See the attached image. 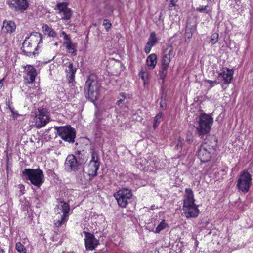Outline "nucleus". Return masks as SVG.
I'll list each match as a JSON object with an SVG mask.
<instances>
[{"mask_svg": "<svg viewBox=\"0 0 253 253\" xmlns=\"http://www.w3.org/2000/svg\"><path fill=\"white\" fill-rule=\"evenodd\" d=\"M19 188L20 189V192L22 195L24 194V192H23L24 189V187L23 185H19Z\"/></svg>", "mask_w": 253, "mask_h": 253, "instance_id": "49530a36", "label": "nucleus"}, {"mask_svg": "<svg viewBox=\"0 0 253 253\" xmlns=\"http://www.w3.org/2000/svg\"><path fill=\"white\" fill-rule=\"evenodd\" d=\"M99 166L100 164L98 163L89 162L88 165V175L92 177L96 176Z\"/></svg>", "mask_w": 253, "mask_h": 253, "instance_id": "b1692460", "label": "nucleus"}, {"mask_svg": "<svg viewBox=\"0 0 253 253\" xmlns=\"http://www.w3.org/2000/svg\"><path fill=\"white\" fill-rule=\"evenodd\" d=\"M193 33L191 29L186 30L185 33V40L187 41V40H190V38L192 37Z\"/></svg>", "mask_w": 253, "mask_h": 253, "instance_id": "e433bc0d", "label": "nucleus"}, {"mask_svg": "<svg viewBox=\"0 0 253 253\" xmlns=\"http://www.w3.org/2000/svg\"><path fill=\"white\" fill-rule=\"evenodd\" d=\"M76 68L73 67V64L69 62L67 68L66 69V76L69 83H72L74 81L75 74Z\"/></svg>", "mask_w": 253, "mask_h": 253, "instance_id": "412c9836", "label": "nucleus"}, {"mask_svg": "<svg viewBox=\"0 0 253 253\" xmlns=\"http://www.w3.org/2000/svg\"><path fill=\"white\" fill-rule=\"evenodd\" d=\"M173 49L170 48L168 53H165L162 57L161 66L169 67L170 57L173 54Z\"/></svg>", "mask_w": 253, "mask_h": 253, "instance_id": "5701e85b", "label": "nucleus"}, {"mask_svg": "<svg viewBox=\"0 0 253 253\" xmlns=\"http://www.w3.org/2000/svg\"><path fill=\"white\" fill-rule=\"evenodd\" d=\"M25 75L24 79L27 84L33 83L35 80L37 75L36 69L31 65H27L24 71Z\"/></svg>", "mask_w": 253, "mask_h": 253, "instance_id": "2eb2a0df", "label": "nucleus"}, {"mask_svg": "<svg viewBox=\"0 0 253 253\" xmlns=\"http://www.w3.org/2000/svg\"><path fill=\"white\" fill-rule=\"evenodd\" d=\"M10 8L16 12H22L27 9L29 4L27 0H8Z\"/></svg>", "mask_w": 253, "mask_h": 253, "instance_id": "f8f14e48", "label": "nucleus"}, {"mask_svg": "<svg viewBox=\"0 0 253 253\" xmlns=\"http://www.w3.org/2000/svg\"><path fill=\"white\" fill-rule=\"evenodd\" d=\"M214 152V150L208 148L206 144H202L198 150L197 155L202 162H206L211 159Z\"/></svg>", "mask_w": 253, "mask_h": 253, "instance_id": "9d476101", "label": "nucleus"}, {"mask_svg": "<svg viewBox=\"0 0 253 253\" xmlns=\"http://www.w3.org/2000/svg\"><path fill=\"white\" fill-rule=\"evenodd\" d=\"M74 253V252H71V253Z\"/></svg>", "mask_w": 253, "mask_h": 253, "instance_id": "09e8293b", "label": "nucleus"}, {"mask_svg": "<svg viewBox=\"0 0 253 253\" xmlns=\"http://www.w3.org/2000/svg\"><path fill=\"white\" fill-rule=\"evenodd\" d=\"M186 140L189 142V143H191L192 141H193V139H192V137L191 135H189V136H187V137H186Z\"/></svg>", "mask_w": 253, "mask_h": 253, "instance_id": "a18cd8bd", "label": "nucleus"}, {"mask_svg": "<svg viewBox=\"0 0 253 253\" xmlns=\"http://www.w3.org/2000/svg\"><path fill=\"white\" fill-rule=\"evenodd\" d=\"M26 38L31 42L32 45H34L36 48L38 47V45L42 43V35L38 32L31 33L30 35Z\"/></svg>", "mask_w": 253, "mask_h": 253, "instance_id": "6ab92c4d", "label": "nucleus"}, {"mask_svg": "<svg viewBox=\"0 0 253 253\" xmlns=\"http://www.w3.org/2000/svg\"><path fill=\"white\" fill-rule=\"evenodd\" d=\"M101 119V116L99 114L95 113V117L94 119V121L97 126L99 125Z\"/></svg>", "mask_w": 253, "mask_h": 253, "instance_id": "4c0bfd02", "label": "nucleus"}, {"mask_svg": "<svg viewBox=\"0 0 253 253\" xmlns=\"http://www.w3.org/2000/svg\"><path fill=\"white\" fill-rule=\"evenodd\" d=\"M59 136L66 142L73 143L75 142L76 131L70 126H58L55 128Z\"/></svg>", "mask_w": 253, "mask_h": 253, "instance_id": "0eeeda50", "label": "nucleus"}, {"mask_svg": "<svg viewBox=\"0 0 253 253\" xmlns=\"http://www.w3.org/2000/svg\"><path fill=\"white\" fill-rule=\"evenodd\" d=\"M139 76L143 81V84H145L148 78V73L146 69H142L139 72Z\"/></svg>", "mask_w": 253, "mask_h": 253, "instance_id": "2f4dec72", "label": "nucleus"}, {"mask_svg": "<svg viewBox=\"0 0 253 253\" xmlns=\"http://www.w3.org/2000/svg\"><path fill=\"white\" fill-rule=\"evenodd\" d=\"M91 159L90 162L98 163L100 164V161L98 157V153L96 151H92L91 152Z\"/></svg>", "mask_w": 253, "mask_h": 253, "instance_id": "c756f323", "label": "nucleus"}, {"mask_svg": "<svg viewBox=\"0 0 253 253\" xmlns=\"http://www.w3.org/2000/svg\"><path fill=\"white\" fill-rule=\"evenodd\" d=\"M62 34L64 36V39L66 41L65 42H68V41H71L70 39V38L68 37V35H67L65 32H63L62 33Z\"/></svg>", "mask_w": 253, "mask_h": 253, "instance_id": "79ce46f5", "label": "nucleus"}, {"mask_svg": "<svg viewBox=\"0 0 253 253\" xmlns=\"http://www.w3.org/2000/svg\"><path fill=\"white\" fill-rule=\"evenodd\" d=\"M103 25L105 27L106 31H108L110 29L112 24L109 20L106 19L103 20Z\"/></svg>", "mask_w": 253, "mask_h": 253, "instance_id": "c9c22d12", "label": "nucleus"}, {"mask_svg": "<svg viewBox=\"0 0 253 253\" xmlns=\"http://www.w3.org/2000/svg\"><path fill=\"white\" fill-rule=\"evenodd\" d=\"M205 82L209 83L210 84V88L214 86L215 84H219V82L216 81H211L208 79L205 80Z\"/></svg>", "mask_w": 253, "mask_h": 253, "instance_id": "58836bf2", "label": "nucleus"}, {"mask_svg": "<svg viewBox=\"0 0 253 253\" xmlns=\"http://www.w3.org/2000/svg\"><path fill=\"white\" fill-rule=\"evenodd\" d=\"M0 253H4V250L2 247L0 245Z\"/></svg>", "mask_w": 253, "mask_h": 253, "instance_id": "de8ad7c7", "label": "nucleus"}, {"mask_svg": "<svg viewBox=\"0 0 253 253\" xmlns=\"http://www.w3.org/2000/svg\"><path fill=\"white\" fill-rule=\"evenodd\" d=\"M208 8V6H202L201 7L197 8L196 10L200 12L205 11L206 13H209V11L207 10Z\"/></svg>", "mask_w": 253, "mask_h": 253, "instance_id": "ea45409f", "label": "nucleus"}, {"mask_svg": "<svg viewBox=\"0 0 253 253\" xmlns=\"http://www.w3.org/2000/svg\"><path fill=\"white\" fill-rule=\"evenodd\" d=\"M37 49V48H36V47L34 45H32V44L29 41V40L26 38L21 47V49L24 54L27 56L30 57L32 55L35 54L34 49Z\"/></svg>", "mask_w": 253, "mask_h": 253, "instance_id": "dca6fc26", "label": "nucleus"}, {"mask_svg": "<svg viewBox=\"0 0 253 253\" xmlns=\"http://www.w3.org/2000/svg\"><path fill=\"white\" fill-rule=\"evenodd\" d=\"M184 143V140L181 139V137H179L176 145L175 147V149L178 151H180L182 149V147Z\"/></svg>", "mask_w": 253, "mask_h": 253, "instance_id": "72a5a7b5", "label": "nucleus"}, {"mask_svg": "<svg viewBox=\"0 0 253 253\" xmlns=\"http://www.w3.org/2000/svg\"><path fill=\"white\" fill-rule=\"evenodd\" d=\"M233 76V70L226 68V70L218 73V76L222 78V80L225 84H228L231 83Z\"/></svg>", "mask_w": 253, "mask_h": 253, "instance_id": "aec40b11", "label": "nucleus"}, {"mask_svg": "<svg viewBox=\"0 0 253 253\" xmlns=\"http://www.w3.org/2000/svg\"><path fill=\"white\" fill-rule=\"evenodd\" d=\"M42 28L49 36L52 37H55L56 36L55 32L49 26L46 24H44L42 26Z\"/></svg>", "mask_w": 253, "mask_h": 253, "instance_id": "bb28decb", "label": "nucleus"}, {"mask_svg": "<svg viewBox=\"0 0 253 253\" xmlns=\"http://www.w3.org/2000/svg\"><path fill=\"white\" fill-rule=\"evenodd\" d=\"M213 123V118L209 114L202 113L197 118L196 129L197 134L201 139L209 133Z\"/></svg>", "mask_w": 253, "mask_h": 253, "instance_id": "f03ea898", "label": "nucleus"}, {"mask_svg": "<svg viewBox=\"0 0 253 253\" xmlns=\"http://www.w3.org/2000/svg\"><path fill=\"white\" fill-rule=\"evenodd\" d=\"M83 160L79 159L78 160L73 155H69L66 159L65 165V168L68 171H77L78 170L79 166L83 164Z\"/></svg>", "mask_w": 253, "mask_h": 253, "instance_id": "6e6552de", "label": "nucleus"}, {"mask_svg": "<svg viewBox=\"0 0 253 253\" xmlns=\"http://www.w3.org/2000/svg\"><path fill=\"white\" fill-rule=\"evenodd\" d=\"M64 44L65 45L69 53L73 55H76V43H73L71 41H68V42H65Z\"/></svg>", "mask_w": 253, "mask_h": 253, "instance_id": "393cba45", "label": "nucleus"}, {"mask_svg": "<svg viewBox=\"0 0 253 253\" xmlns=\"http://www.w3.org/2000/svg\"><path fill=\"white\" fill-rule=\"evenodd\" d=\"M57 208L61 210V212L63 213L61 217V219L57 220L55 222V225L57 227H60L62 224L65 223L68 219L69 211H70V207L67 203L64 201H61L60 204L57 206Z\"/></svg>", "mask_w": 253, "mask_h": 253, "instance_id": "1a4fd4ad", "label": "nucleus"}, {"mask_svg": "<svg viewBox=\"0 0 253 253\" xmlns=\"http://www.w3.org/2000/svg\"><path fill=\"white\" fill-rule=\"evenodd\" d=\"M119 206L126 208L132 197L131 190L128 188H122L114 194Z\"/></svg>", "mask_w": 253, "mask_h": 253, "instance_id": "39448f33", "label": "nucleus"}, {"mask_svg": "<svg viewBox=\"0 0 253 253\" xmlns=\"http://www.w3.org/2000/svg\"><path fill=\"white\" fill-rule=\"evenodd\" d=\"M167 1H169L170 4L169 6L170 7H174L176 5V4L174 2V0H166Z\"/></svg>", "mask_w": 253, "mask_h": 253, "instance_id": "37998d69", "label": "nucleus"}, {"mask_svg": "<svg viewBox=\"0 0 253 253\" xmlns=\"http://www.w3.org/2000/svg\"><path fill=\"white\" fill-rule=\"evenodd\" d=\"M185 192L182 208L183 213L187 218L197 217L199 210L195 203L193 192L191 188H186Z\"/></svg>", "mask_w": 253, "mask_h": 253, "instance_id": "f257e3e1", "label": "nucleus"}, {"mask_svg": "<svg viewBox=\"0 0 253 253\" xmlns=\"http://www.w3.org/2000/svg\"><path fill=\"white\" fill-rule=\"evenodd\" d=\"M37 127L41 128L46 125L49 121V117L46 109H39L36 114Z\"/></svg>", "mask_w": 253, "mask_h": 253, "instance_id": "9b49d317", "label": "nucleus"}, {"mask_svg": "<svg viewBox=\"0 0 253 253\" xmlns=\"http://www.w3.org/2000/svg\"><path fill=\"white\" fill-rule=\"evenodd\" d=\"M120 96L121 97V98L117 101L116 104L118 105H120L125 100L126 98L125 96V93L124 92H121L120 93Z\"/></svg>", "mask_w": 253, "mask_h": 253, "instance_id": "a19ab883", "label": "nucleus"}, {"mask_svg": "<svg viewBox=\"0 0 253 253\" xmlns=\"http://www.w3.org/2000/svg\"><path fill=\"white\" fill-rule=\"evenodd\" d=\"M252 176L247 170H244L239 176L237 182L238 189L243 192H248L252 185Z\"/></svg>", "mask_w": 253, "mask_h": 253, "instance_id": "423d86ee", "label": "nucleus"}, {"mask_svg": "<svg viewBox=\"0 0 253 253\" xmlns=\"http://www.w3.org/2000/svg\"><path fill=\"white\" fill-rule=\"evenodd\" d=\"M146 62L148 67L151 69H154L157 63V57L155 54H151L148 56L146 59Z\"/></svg>", "mask_w": 253, "mask_h": 253, "instance_id": "a878e982", "label": "nucleus"}, {"mask_svg": "<svg viewBox=\"0 0 253 253\" xmlns=\"http://www.w3.org/2000/svg\"><path fill=\"white\" fill-rule=\"evenodd\" d=\"M16 250L20 253L26 252V249L20 242L16 243L15 245Z\"/></svg>", "mask_w": 253, "mask_h": 253, "instance_id": "473e14b6", "label": "nucleus"}, {"mask_svg": "<svg viewBox=\"0 0 253 253\" xmlns=\"http://www.w3.org/2000/svg\"><path fill=\"white\" fill-rule=\"evenodd\" d=\"M68 3L67 2H60L57 4L55 9L59 11L61 15V18L64 20H69L72 15V10L68 7Z\"/></svg>", "mask_w": 253, "mask_h": 253, "instance_id": "ddd939ff", "label": "nucleus"}, {"mask_svg": "<svg viewBox=\"0 0 253 253\" xmlns=\"http://www.w3.org/2000/svg\"><path fill=\"white\" fill-rule=\"evenodd\" d=\"M162 117V113H159L156 115L154 119L153 128L155 129L159 126Z\"/></svg>", "mask_w": 253, "mask_h": 253, "instance_id": "cd10ccee", "label": "nucleus"}, {"mask_svg": "<svg viewBox=\"0 0 253 253\" xmlns=\"http://www.w3.org/2000/svg\"><path fill=\"white\" fill-rule=\"evenodd\" d=\"M15 23L11 20H4L3 23L2 30L4 32L11 34L16 30Z\"/></svg>", "mask_w": 253, "mask_h": 253, "instance_id": "4be33fe9", "label": "nucleus"}, {"mask_svg": "<svg viewBox=\"0 0 253 253\" xmlns=\"http://www.w3.org/2000/svg\"><path fill=\"white\" fill-rule=\"evenodd\" d=\"M219 35L217 33H214L213 34L211 37L210 42L212 44H215L218 40Z\"/></svg>", "mask_w": 253, "mask_h": 253, "instance_id": "f704fd0d", "label": "nucleus"}, {"mask_svg": "<svg viewBox=\"0 0 253 253\" xmlns=\"http://www.w3.org/2000/svg\"><path fill=\"white\" fill-rule=\"evenodd\" d=\"M157 42L158 40L155 33L154 32H151L144 48V51L146 54L150 52L152 47H153Z\"/></svg>", "mask_w": 253, "mask_h": 253, "instance_id": "a211bd4d", "label": "nucleus"}, {"mask_svg": "<svg viewBox=\"0 0 253 253\" xmlns=\"http://www.w3.org/2000/svg\"><path fill=\"white\" fill-rule=\"evenodd\" d=\"M168 67L162 66L159 71V77L161 79L164 80L166 77L168 72Z\"/></svg>", "mask_w": 253, "mask_h": 253, "instance_id": "c85d7f7f", "label": "nucleus"}, {"mask_svg": "<svg viewBox=\"0 0 253 253\" xmlns=\"http://www.w3.org/2000/svg\"><path fill=\"white\" fill-rule=\"evenodd\" d=\"M100 87V84L96 76L90 75L85 84L84 90L87 92L86 97L92 102L96 101L99 94Z\"/></svg>", "mask_w": 253, "mask_h": 253, "instance_id": "7ed1b4c3", "label": "nucleus"}, {"mask_svg": "<svg viewBox=\"0 0 253 253\" xmlns=\"http://www.w3.org/2000/svg\"><path fill=\"white\" fill-rule=\"evenodd\" d=\"M204 141L202 144H206L208 148L215 151L217 146V139L215 135L209 133L204 137Z\"/></svg>", "mask_w": 253, "mask_h": 253, "instance_id": "f3484780", "label": "nucleus"}, {"mask_svg": "<svg viewBox=\"0 0 253 253\" xmlns=\"http://www.w3.org/2000/svg\"><path fill=\"white\" fill-rule=\"evenodd\" d=\"M161 107L163 109H165L166 107V103L165 100H161L160 102Z\"/></svg>", "mask_w": 253, "mask_h": 253, "instance_id": "c03bdc74", "label": "nucleus"}, {"mask_svg": "<svg viewBox=\"0 0 253 253\" xmlns=\"http://www.w3.org/2000/svg\"><path fill=\"white\" fill-rule=\"evenodd\" d=\"M167 226L168 224L166 223L165 220L162 221L156 227L155 233H160L162 230H164Z\"/></svg>", "mask_w": 253, "mask_h": 253, "instance_id": "7c9ffc66", "label": "nucleus"}, {"mask_svg": "<svg viewBox=\"0 0 253 253\" xmlns=\"http://www.w3.org/2000/svg\"><path fill=\"white\" fill-rule=\"evenodd\" d=\"M23 175L31 183L37 187H40L44 182L43 171L40 169H25L22 172Z\"/></svg>", "mask_w": 253, "mask_h": 253, "instance_id": "20e7f679", "label": "nucleus"}, {"mask_svg": "<svg viewBox=\"0 0 253 253\" xmlns=\"http://www.w3.org/2000/svg\"><path fill=\"white\" fill-rule=\"evenodd\" d=\"M85 238L84 239L85 248L87 250H93L99 245V241L95 238L93 234L84 232Z\"/></svg>", "mask_w": 253, "mask_h": 253, "instance_id": "4468645a", "label": "nucleus"}]
</instances>
